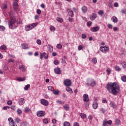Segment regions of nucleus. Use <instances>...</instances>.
Instances as JSON below:
<instances>
[{
	"mask_svg": "<svg viewBox=\"0 0 126 126\" xmlns=\"http://www.w3.org/2000/svg\"><path fill=\"white\" fill-rule=\"evenodd\" d=\"M106 89L111 94L116 96L120 92V86L117 82H109L106 85Z\"/></svg>",
	"mask_w": 126,
	"mask_h": 126,
	"instance_id": "obj_1",
	"label": "nucleus"
},
{
	"mask_svg": "<svg viewBox=\"0 0 126 126\" xmlns=\"http://www.w3.org/2000/svg\"><path fill=\"white\" fill-rule=\"evenodd\" d=\"M9 16L10 17V20L8 22L9 28L10 29H15L18 26V23L16 21L15 19V17L14 16V12L11 11L10 12Z\"/></svg>",
	"mask_w": 126,
	"mask_h": 126,
	"instance_id": "obj_2",
	"label": "nucleus"
},
{
	"mask_svg": "<svg viewBox=\"0 0 126 126\" xmlns=\"http://www.w3.org/2000/svg\"><path fill=\"white\" fill-rule=\"evenodd\" d=\"M99 50L103 54H107V53L109 52V50H110V48H109L108 46L105 45L104 46H100L99 48Z\"/></svg>",
	"mask_w": 126,
	"mask_h": 126,
	"instance_id": "obj_3",
	"label": "nucleus"
},
{
	"mask_svg": "<svg viewBox=\"0 0 126 126\" xmlns=\"http://www.w3.org/2000/svg\"><path fill=\"white\" fill-rule=\"evenodd\" d=\"M87 86H91L94 87L96 85V82L93 79L88 80L87 83H86Z\"/></svg>",
	"mask_w": 126,
	"mask_h": 126,
	"instance_id": "obj_4",
	"label": "nucleus"
},
{
	"mask_svg": "<svg viewBox=\"0 0 126 126\" xmlns=\"http://www.w3.org/2000/svg\"><path fill=\"white\" fill-rule=\"evenodd\" d=\"M112 123V120L107 121V120L104 119L103 121L102 126H110Z\"/></svg>",
	"mask_w": 126,
	"mask_h": 126,
	"instance_id": "obj_5",
	"label": "nucleus"
},
{
	"mask_svg": "<svg viewBox=\"0 0 126 126\" xmlns=\"http://www.w3.org/2000/svg\"><path fill=\"white\" fill-rule=\"evenodd\" d=\"M63 84L65 86L69 87L71 85V81L68 79H65L63 81Z\"/></svg>",
	"mask_w": 126,
	"mask_h": 126,
	"instance_id": "obj_6",
	"label": "nucleus"
},
{
	"mask_svg": "<svg viewBox=\"0 0 126 126\" xmlns=\"http://www.w3.org/2000/svg\"><path fill=\"white\" fill-rule=\"evenodd\" d=\"M43 58H44L45 60H48V58H49V55H48V54H47V53L45 52L43 53H41L40 55V60H43Z\"/></svg>",
	"mask_w": 126,
	"mask_h": 126,
	"instance_id": "obj_7",
	"label": "nucleus"
},
{
	"mask_svg": "<svg viewBox=\"0 0 126 126\" xmlns=\"http://www.w3.org/2000/svg\"><path fill=\"white\" fill-rule=\"evenodd\" d=\"M8 121L9 123V125L11 126H16V124L14 123V121L13 120V119L12 118L10 117L8 118Z\"/></svg>",
	"mask_w": 126,
	"mask_h": 126,
	"instance_id": "obj_8",
	"label": "nucleus"
},
{
	"mask_svg": "<svg viewBox=\"0 0 126 126\" xmlns=\"http://www.w3.org/2000/svg\"><path fill=\"white\" fill-rule=\"evenodd\" d=\"M100 30V27L96 26V27H94L92 28H91V31L92 32H98Z\"/></svg>",
	"mask_w": 126,
	"mask_h": 126,
	"instance_id": "obj_9",
	"label": "nucleus"
},
{
	"mask_svg": "<svg viewBox=\"0 0 126 126\" xmlns=\"http://www.w3.org/2000/svg\"><path fill=\"white\" fill-rule=\"evenodd\" d=\"M36 115L37 117H44L45 116V112L43 111H37Z\"/></svg>",
	"mask_w": 126,
	"mask_h": 126,
	"instance_id": "obj_10",
	"label": "nucleus"
},
{
	"mask_svg": "<svg viewBox=\"0 0 126 126\" xmlns=\"http://www.w3.org/2000/svg\"><path fill=\"white\" fill-rule=\"evenodd\" d=\"M41 103L42 105H43V106H48L49 105V101L44 99L41 100Z\"/></svg>",
	"mask_w": 126,
	"mask_h": 126,
	"instance_id": "obj_11",
	"label": "nucleus"
},
{
	"mask_svg": "<svg viewBox=\"0 0 126 126\" xmlns=\"http://www.w3.org/2000/svg\"><path fill=\"white\" fill-rule=\"evenodd\" d=\"M83 101L84 102H89V97L88 96V94H84L83 96Z\"/></svg>",
	"mask_w": 126,
	"mask_h": 126,
	"instance_id": "obj_12",
	"label": "nucleus"
},
{
	"mask_svg": "<svg viewBox=\"0 0 126 126\" xmlns=\"http://www.w3.org/2000/svg\"><path fill=\"white\" fill-rule=\"evenodd\" d=\"M20 106H22V105H24L25 103V99L24 98H21L19 99V102H18Z\"/></svg>",
	"mask_w": 126,
	"mask_h": 126,
	"instance_id": "obj_13",
	"label": "nucleus"
},
{
	"mask_svg": "<svg viewBox=\"0 0 126 126\" xmlns=\"http://www.w3.org/2000/svg\"><path fill=\"white\" fill-rule=\"evenodd\" d=\"M54 72L56 74H61L62 71L61 70V68L57 67L54 69Z\"/></svg>",
	"mask_w": 126,
	"mask_h": 126,
	"instance_id": "obj_14",
	"label": "nucleus"
},
{
	"mask_svg": "<svg viewBox=\"0 0 126 126\" xmlns=\"http://www.w3.org/2000/svg\"><path fill=\"white\" fill-rule=\"evenodd\" d=\"M109 105L110 107H111V108H113V109H116V108L118 107V106L116 105V103H115V102H114L113 101H110Z\"/></svg>",
	"mask_w": 126,
	"mask_h": 126,
	"instance_id": "obj_15",
	"label": "nucleus"
},
{
	"mask_svg": "<svg viewBox=\"0 0 126 126\" xmlns=\"http://www.w3.org/2000/svg\"><path fill=\"white\" fill-rule=\"evenodd\" d=\"M20 70H21L22 72H25V71L26 70V68H25V66L23 65H20L19 66Z\"/></svg>",
	"mask_w": 126,
	"mask_h": 126,
	"instance_id": "obj_16",
	"label": "nucleus"
},
{
	"mask_svg": "<svg viewBox=\"0 0 126 126\" xmlns=\"http://www.w3.org/2000/svg\"><path fill=\"white\" fill-rule=\"evenodd\" d=\"M96 18H97V14L94 13H93L90 17V19L92 21H93V20H94V19H96Z\"/></svg>",
	"mask_w": 126,
	"mask_h": 126,
	"instance_id": "obj_17",
	"label": "nucleus"
},
{
	"mask_svg": "<svg viewBox=\"0 0 126 126\" xmlns=\"http://www.w3.org/2000/svg\"><path fill=\"white\" fill-rule=\"evenodd\" d=\"M26 31H30V30H32V27L31 25H28L25 27Z\"/></svg>",
	"mask_w": 126,
	"mask_h": 126,
	"instance_id": "obj_18",
	"label": "nucleus"
},
{
	"mask_svg": "<svg viewBox=\"0 0 126 126\" xmlns=\"http://www.w3.org/2000/svg\"><path fill=\"white\" fill-rule=\"evenodd\" d=\"M93 109L96 110L97 108H98V102L97 101H94L93 103Z\"/></svg>",
	"mask_w": 126,
	"mask_h": 126,
	"instance_id": "obj_19",
	"label": "nucleus"
},
{
	"mask_svg": "<svg viewBox=\"0 0 126 126\" xmlns=\"http://www.w3.org/2000/svg\"><path fill=\"white\" fill-rule=\"evenodd\" d=\"M21 46H22V49H23L24 50H27V49L29 48L28 44L26 43L22 44Z\"/></svg>",
	"mask_w": 126,
	"mask_h": 126,
	"instance_id": "obj_20",
	"label": "nucleus"
},
{
	"mask_svg": "<svg viewBox=\"0 0 126 126\" xmlns=\"http://www.w3.org/2000/svg\"><path fill=\"white\" fill-rule=\"evenodd\" d=\"M66 91H67V92H68V93H70V94H72V93H73L72 89H71V88L69 87H68L66 88Z\"/></svg>",
	"mask_w": 126,
	"mask_h": 126,
	"instance_id": "obj_21",
	"label": "nucleus"
},
{
	"mask_svg": "<svg viewBox=\"0 0 126 126\" xmlns=\"http://www.w3.org/2000/svg\"><path fill=\"white\" fill-rule=\"evenodd\" d=\"M111 20L114 22V23H117V22H118V18L116 16H113L112 17Z\"/></svg>",
	"mask_w": 126,
	"mask_h": 126,
	"instance_id": "obj_22",
	"label": "nucleus"
},
{
	"mask_svg": "<svg viewBox=\"0 0 126 126\" xmlns=\"http://www.w3.org/2000/svg\"><path fill=\"white\" fill-rule=\"evenodd\" d=\"M82 11L83 13H86L87 12V7L85 6H84L81 8Z\"/></svg>",
	"mask_w": 126,
	"mask_h": 126,
	"instance_id": "obj_23",
	"label": "nucleus"
},
{
	"mask_svg": "<svg viewBox=\"0 0 126 126\" xmlns=\"http://www.w3.org/2000/svg\"><path fill=\"white\" fill-rule=\"evenodd\" d=\"M63 108L65 111H69V105L68 104H65L63 105Z\"/></svg>",
	"mask_w": 126,
	"mask_h": 126,
	"instance_id": "obj_24",
	"label": "nucleus"
},
{
	"mask_svg": "<svg viewBox=\"0 0 126 126\" xmlns=\"http://www.w3.org/2000/svg\"><path fill=\"white\" fill-rule=\"evenodd\" d=\"M16 79L18 81H24L26 79L25 77L21 78V77H17Z\"/></svg>",
	"mask_w": 126,
	"mask_h": 126,
	"instance_id": "obj_25",
	"label": "nucleus"
},
{
	"mask_svg": "<svg viewBox=\"0 0 126 126\" xmlns=\"http://www.w3.org/2000/svg\"><path fill=\"white\" fill-rule=\"evenodd\" d=\"M56 20L58 21V22H60V23H63V20L62 18L57 17L56 18Z\"/></svg>",
	"mask_w": 126,
	"mask_h": 126,
	"instance_id": "obj_26",
	"label": "nucleus"
},
{
	"mask_svg": "<svg viewBox=\"0 0 126 126\" xmlns=\"http://www.w3.org/2000/svg\"><path fill=\"white\" fill-rule=\"evenodd\" d=\"M67 11H69L68 12V14L70 16L72 17V15H73V11L72 10H71L70 9H67Z\"/></svg>",
	"mask_w": 126,
	"mask_h": 126,
	"instance_id": "obj_27",
	"label": "nucleus"
},
{
	"mask_svg": "<svg viewBox=\"0 0 126 126\" xmlns=\"http://www.w3.org/2000/svg\"><path fill=\"white\" fill-rule=\"evenodd\" d=\"M38 23H34L31 24V26H32V28L33 29V28H35L37 25H38Z\"/></svg>",
	"mask_w": 126,
	"mask_h": 126,
	"instance_id": "obj_28",
	"label": "nucleus"
},
{
	"mask_svg": "<svg viewBox=\"0 0 126 126\" xmlns=\"http://www.w3.org/2000/svg\"><path fill=\"white\" fill-rule=\"evenodd\" d=\"M24 110L26 112V113H30V112L31 111V109H30L29 107H27L24 108Z\"/></svg>",
	"mask_w": 126,
	"mask_h": 126,
	"instance_id": "obj_29",
	"label": "nucleus"
},
{
	"mask_svg": "<svg viewBox=\"0 0 126 126\" xmlns=\"http://www.w3.org/2000/svg\"><path fill=\"white\" fill-rule=\"evenodd\" d=\"M79 115L81 116L82 119H85L86 118V114L84 113H81L79 114Z\"/></svg>",
	"mask_w": 126,
	"mask_h": 126,
	"instance_id": "obj_30",
	"label": "nucleus"
},
{
	"mask_svg": "<svg viewBox=\"0 0 126 126\" xmlns=\"http://www.w3.org/2000/svg\"><path fill=\"white\" fill-rule=\"evenodd\" d=\"M115 69L117 71H121V67H120V66H119L118 65L115 66Z\"/></svg>",
	"mask_w": 126,
	"mask_h": 126,
	"instance_id": "obj_31",
	"label": "nucleus"
},
{
	"mask_svg": "<svg viewBox=\"0 0 126 126\" xmlns=\"http://www.w3.org/2000/svg\"><path fill=\"white\" fill-rule=\"evenodd\" d=\"M98 14H99V15H100L101 16H102V15H103V14H104V11L103 10H99L97 12Z\"/></svg>",
	"mask_w": 126,
	"mask_h": 126,
	"instance_id": "obj_32",
	"label": "nucleus"
},
{
	"mask_svg": "<svg viewBox=\"0 0 126 126\" xmlns=\"http://www.w3.org/2000/svg\"><path fill=\"white\" fill-rule=\"evenodd\" d=\"M5 30V28L3 26H0V31L3 32Z\"/></svg>",
	"mask_w": 126,
	"mask_h": 126,
	"instance_id": "obj_33",
	"label": "nucleus"
},
{
	"mask_svg": "<svg viewBox=\"0 0 126 126\" xmlns=\"http://www.w3.org/2000/svg\"><path fill=\"white\" fill-rule=\"evenodd\" d=\"M106 72H107V74L109 75L111 74V71H112V70H111V69L110 68H107L106 69Z\"/></svg>",
	"mask_w": 126,
	"mask_h": 126,
	"instance_id": "obj_34",
	"label": "nucleus"
},
{
	"mask_svg": "<svg viewBox=\"0 0 126 126\" xmlns=\"http://www.w3.org/2000/svg\"><path fill=\"white\" fill-rule=\"evenodd\" d=\"M63 126H70V124L68 122H64L63 123Z\"/></svg>",
	"mask_w": 126,
	"mask_h": 126,
	"instance_id": "obj_35",
	"label": "nucleus"
},
{
	"mask_svg": "<svg viewBox=\"0 0 126 126\" xmlns=\"http://www.w3.org/2000/svg\"><path fill=\"white\" fill-rule=\"evenodd\" d=\"M121 79H122V81H123V82H126V76L124 75L123 76H122L121 77Z\"/></svg>",
	"mask_w": 126,
	"mask_h": 126,
	"instance_id": "obj_36",
	"label": "nucleus"
},
{
	"mask_svg": "<svg viewBox=\"0 0 126 126\" xmlns=\"http://www.w3.org/2000/svg\"><path fill=\"white\" fill-rule=\"evenodd\" d=\"M115 123L116 125H117L118 126H120V124H121V121H120V120L117 119L115 120Z\"/></svg>",
	"mask_w": 126,
	"mask_h": 126,
	"instance_id": "obj_37",
	"label": "nucleus"
},
{
	"mask_svg": "<svg viewBox=\"0 0 126 126\" xmlns=\"http://www.w3.org/2000/svg\"><path fill=\"white\" fill-rule=\"evenodd\" d=\"M50 30L52 32H54V31H56V28H55V27H54L53 26H51L50 27Z\"/></svg>",
	"mask_w": 126,
	"mask_h": 126,
	"instance_id": "obj_38",
	"label": "nucleus"
},
{
	"mask_svg": "<svg viewBox=\"0 0 126 126\" xmlns=\"http://www.w3.org/2000/svg\"><path fill=\"white\" fill-rule=\"evenodd\" d=\"M0 50H5L7 49V47L5 45H2L0 47Z\"/></svg>",
	"mask_w": 126,
	"mask_h": 126,
	"instance_id": "obj_39",
	"label": "nucleus"
},
{
	"mask_svg": "<svg viewBox=\"0 0 126 126\" xmlns=\"http://www.w3.org/2000/svg\"><path fill=\"white\" fill-rule=\"evenodd\" d=\"M29 88H30V85L28 84L24 87V90L27 91Z\"/></svg>",
	"mask_w": 126,
	"mask_h": 126,
	"instance_id": "obj_40",
	"label": "nucleus"
},
{
	"mask_svg": "<svg viewBox=\"0 0 126 126\" xmlns=\"http://www.w3.org/2000/svg\"><path fill=\"white\" fill-rule=\"evenodd\" d=\"M92 62L94 63H97V59H96V58H93Z\"/></svg>",
	"mask_w": 126,
	"mask_h": 126,
	"instance_id": "obj_41",
	"label": "nucleus"
},
{
	"mask_svg": "<svg viewBox=\"0 0 126 126\" xmlns=\"http://www.w3.org/2000/svg\"><path fill=\"white\" fill-rule=\"evenodd\" d=\"M17 113L18 114V115H21V114H22V110H21L20 109H18L17 110Z\"/></svg>",
	"mask_w": 126,
	"mask_h": 126,
	"instance_id": "obj_42",
	"label": "nucleus"
},
{
	"mask_svg": "<svg viewBox=\"0 0 126 126\" xmlns=\"http://www.w3.org/2000/svg\"><path fill=\"white\" fill-rule=\"evenodd\" d=\"M15 122L16 123V124H19V123H20V119H19L18 118H16L15 119Z\"/></svg>",
	"mask_w": 126,
	"mask_h": 126,
	"instance_id": "obj_43",
	"label": "nucleus"
},
{
	"mask_svg": "<svg viewBox=\"0 0 126 126\" xmlns=\"http://www.w3.org/2000/svg\"><path fill=\"white\" fill-rule=\"evenodd\" d=\"M2 7L3 9H6V8H7V4H3L2 5Z\"/></svg>",
	"mask_w": 126,
	"mask_h": 126,
	"instance_id": "obj_44",
	"label": "nucleus"
},
{
	"mask_svg": "<svg viewBox=\"0 0 126 126\" xmlns=\"http://www.w3.org/2000/svg\"><path fill=\"white\" fill-rule=\"evenodd\" d=\"M87 26H88L89 27H90L91 26V25H92V22L91 21H89L87 23Z\"/></svg>",
	"mask_w": 126,
	"mask_h": 126,
	"instance_id": "obj_45",
	"label": "nucleus"
},
{
	"mask_svg": "<svg viewBox=\"0 0 126 126\" xmlns=\"http://www.w3.org/2000/svg\"><path fill=\"white\" fill-rule=\"evenodd\" d=\"M48 90H50V91H54V87H53L52 86H49L48 87Z\"/></svg>",
	"mask_w": 126,
	"mask_h": 126,
	"instance_id": "obj_46",
	"label": "nucleus"
},
{
	"mask_svg": "<svg viewBox=\"0 0 126 126\" xmlns=\"http://www.w3.org/2000/svg\"><path fill=\"white\" fill-rule=\"evenodd\" d=\"M53 94H54V95H59V93H60V92L58 90L53 91Z\"/></svg>",
	"mask_w": 126,
	"mask_h": 126,
	"instance_id": "obj_47",
	"label": "nucleus"
},
{
	"mask_svg": "<svg viewBox=\"0 0 126 126\" xmlns=\"http://www.w3.org/2000/svg\"><path fill=\"white\" fill-rule=\"evenodd\" d=\"M36 43L37 45H41L42 44V41L40 39H37L36 40Z\"/></svg>",
	"mask_w": 126,
	"mask_h": 126,
	"instance_id": "obj_48",
	"label": "nucleus"
},
{
	"mask_svg": "<svg viewBox=\"0 0 126 126\" xmlns=\"http://www.w3.org/2000/svg\"><path fill=\"white\" fill-rule=\"evenodd\" d=\"M122 66L123 68H126V62H124L123 63H122Z\"/></svg>",
	"mask_w": 126,
	"mask_h": 126,
	"instance_id": "obj_49",
	"label": "nucleus"
},
{
	"mask_svg": "<svg viewBox=\"0 0 126 126\" xmlns=\"http://www.w3.org/2000/svg\"><path fill=\"white\" fill-rule=\"evenodd\" d=\"M100 111L102 113V114H105V113H106V110L103 108H100Z\"/></svg>",
	"mask_w": 126,
	"mask_h": 126,
	"instance_id": "obj_50",
	"label": "nucleus"
},
{
	"mask_svg": "<svg viewBox=\"0 0 126 126\" xmlns=\"http://www.w3.org/2000/svg\"><path fill=\"white\" fill-rule=\"evenodd\" d=\"M83 49V46L82 45H79L78 46V51H81Z\"/></svg>",
	"mask_w": 126,
	"mask_h": 126,
	"instance_id": "obj_51",
	"label": "nucleus"
},
{
	"mask_svg": "<svg viewBox=\"0 0 126 126\" xmlns=\"http://www.w3.org/2000/svg\"><path fill=\"white\" fill-rule=\"evenodd\" d=\"M14 62H15V60H14V59H9L8 60V63H14Z\"/></svg>",
	"mask_w": 126,
	"mask_h": 126,
	"instance_id": "obj_52",
	"label": "nucleus"
},
{
	"mask_svg": "<svg viewBox=\"0 0 126 126\" xmlns=\"http://www.w3.org/2000/svg\"><path fill=\"white\" fill-rule=\"evenodd\" d=\"M57 48H58V49H62L63 48V46H62L61 44H58Z\"/></svg>",
	"mask_w": 126,
	"mask_h": 126,
	"instance_id": "obj_53",
	"label": "nucleus"
},
{
	"mask_svg": "<svg viewBox=\"0 0 126 126\" xmlns=\"http://www.w3.org/2000/svg\"><path fill=\"white\" fill-rule=\"evenodd\" d=\"M48 51L50 53H52V52H53V46H50L49 47Z\"/></svg>",
	"mask_w": 126,
	"mask_h": 126,
	"instance_id": "obj_54",
	"label": "nucleus"
},
{
	"mask_svg": "<svg viewBox=\"0 0 126 126\" xmlns=\"http://www.w3.org/2000/svg\"><path fill=\"white\" fill-rule=\"evenodd\" d=\"M108 28H109V29H113V25H112L111 24H109L107 25Z\"/></svg>",
	"mask_w": 126,
	"mask_h": 126,
	"instance_id": "obj_55",
	"label": "nucleus"
},
{
	"mask_svg": "<svg viewBox=\"0 0 126 126\" xmlns=\"http://www.w3.org/2000/svg\"><path fill=\"white\" fill-rule=\"evenodd\" d=\"M43 123L44 124H48L49 123V120L47 119H44L43 120Z\"/></svg>",
	"mask_w": 126,
	"mask_h": 126,
	"instance_id": "obj_56",
	"label": "nucleus"
},
{
	"mask_svg": "<svg viewBox=\"0 0 126 126\" xmlns=\"http://www.w3.org/2000/svg\"><path fill=\"white\" fill-rule=\"evenodd\" d=\"M54 64H55L56 65H58V64H59V61H58L57 60H55L54 61Z\"/></svg>",
	"mask_w": 126,
	"mask_h": 126,
	"instance_id": "obj_57",
	"label": "nucleus"
},
{
	"mask_svg": "<svg viewBox=\"0 0 126 126\" xmlns=\"http://www.w3.org/2000/svg\"><path fill=\"white\" fill-rule=\"evenodd\" d=\"M13 6H18V3H17V2H13Z\"/></svg>",
	"mask_w": 126,
	"mask_h": 126,
	"instance_id": "obj_58",
	"label": "nucleus"
},
{
	"mask_svg": "<svg viewBox=\"0 0 126 126\" xmlns=\"http://www.w3.org/2000/svg\"><path fill=\"white\" fill-rule=\"evenodd\" d=\"M9 108H10V107L9 106H4L3 107V110H4V111H6V110H7V109H9Z\"/></svg>",
	"mask_w": 126,
	"mask_h": 126,
	"instance_id": "obj_59",
	"label": "nucleus"
},
{
	"mask_svg": "<svg viewBox=\"0 0 126 126\" xmlns=\"http://www.w3.org/2000/svg\"><path fill=\"white\" fill-rule=\"evenodd\" d=\"M86 35L84 33L82 34V39H86Z\"/></svg>",
	"mask_w": 126,
	"mask_h": 126,
	"instance_id": "obj_60",
	"label": "nucleus"
},
{
	"mask_svg": "<svg viewBox=\"0 0 126 126\" xmlns=\"http://www.w3.org/2000/svg\"><path fill=\"white\" fill-rule=\"evenodd\" d=\"M3 69H4V70H7V66L6 65H4L3 66Z\"/></svg>",
	"mask_w": 126,
	"mask_h": 126,
	"instance_id": "obj_61",
	"label": "nucleus"
},
{
	"mask_svg": "<svg viewBox=\"0 0 126 126\" xmlns=\"http://www.w3.org/2000/svg\"><path fill=\"white\" fill-rule=\"evenodd\" d=\"M73 126H79V124L77 122H75L73 124Z\"/></svg>",
	"mask_w": 126,
	"mask_h": 126,
	"instance_id": "obj_62",
	"label": "nucleus"
},
{
	"mask_svg": "<svg viewBox=\"0 0 126 126\" xmlns=\"http://www.w3.org/2000/svg\"><path fill=\"white\" fill-rule=\"evenodd\" d=\"M121 12L122 13H123V14H125L126 12V9H123L122 10H121Z\"/></svg>",
	"mask_w": 126,
	"mask_h": 126,
	"instance_id": "obj_63",
	"label": "nucleus"
},
{
	"mask_svg": "<svg viewBox=\"0 0 126 126\" xmlns=\"http://www.w3.org/2000/svg\"><path fill=\"white\" fill-rule=\"evenodd\" d=\"M36 12H37V14H41V10H40L39 9H37L36 10Z\"/></svg>",
	"mask_w": 126,
	"mask_h": 126,
	"instance_id": "obj_64",
	"label": "nucleus"
}]
</instances>
